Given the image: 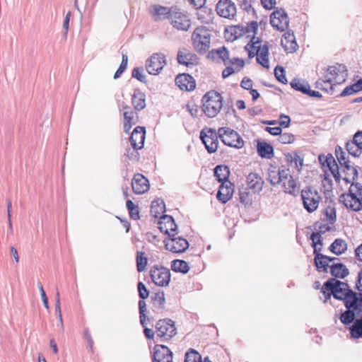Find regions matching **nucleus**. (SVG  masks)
Instances as JSON below:
<instances>
[{
    "label": "nucleus",
    "instance_id": "nucleus-25",
    "mask_svg": "<svg viewBox=\"0 0 362 362\" xmlns=\"http://www.w3.org/2000/svg\"><path fill=\"white\" fill-rule=\"evenodd\" d=\"M246 182L250 189L255 193L262 191L264 181L257 173H250L246 177Z\"/></svg>",
    "mask_w": 362,
    "mask_h": 362
},
{
    "label": "nucleus",
    "instance_id": "nucleus-45",
    "mask_svg": "<svg viewBox=\"0 0 362 362\" xmlns=\"http://www.w3.org/2000/svg\"><path fill=\"white\" fill-rule=\"evenodd\" d=\"M128 64V57L126 54H122V59L121 64L114 75V78L117 79L121 76L122 73L126 70Z\"/></svg>",
    "mask_w": 362,
    "mask_h": 362
},
{
    "label": "nucleus",
    "instance_id": "nucleus-35",
    "mask_svg": "<svg viewBox=\"0 0 362 362\" xmlns=\"http://www.w3.org/2000/svg\"><path fill=\"white\" fill-rule=\"evenodd\" d=\"M234 29L235 30V33H238L236 30H240L238 34L239 36L245 33L248 34V37L250 36V34H252V36H255L258 29V25L256 21H251L250 23H247L245 26L238 25L235 27Z\"/></svg>",
    "mask_w": 362,
    "mask_h": 362
},
{
    "label": "nucleus",
    "instance_id": "nucleus-52",
    "mask_svg": "<svg viewBox=\"0 0 362 362\" xmlns=\"http://www.w3.org/2000/svg\"><path fill=\"white\" fill-rule=\"evenodd\" d=\"M359 92L358 86L356 83H354L344 89V90L340 93L341 97H344L346 95H350L354 93Z\"/></svg>",
    "mask_w": 362,
    "mask_h": 362
},
{
    "label": "nucleus",
    "instance_id": "nucleus-41",
    "mask_svg": "<svg viewBox=\"0 0 362 362\" xmlns=\"http://www.w3.org/2000/svg\"><path fill=\"white\" fill-rule=\"evenodd\" d=\"M160 362H173V352L165 345L160 344Z\"/></svg>",
    "mask_w": 362,
    "mask_h": 362
},
{
    "label": "nucleus",
    "instance_id": "nucleus-20",
    "mask_svg": "<svg viewBox=\"0 0 362 362\" xmlns=\"http://www.w3.org/2000/svg\"><path fill=\"white\" fill-rule=\"evenodd\" d=\"M176 85L182 90H192L195 88L196 84L194 78L189 74H179L175 78Z\"/></svg>",
    "mask_w": 362,
    "mask_h": 362
},
{
    "label": "nucleus",
    "instance_id": "nucleus-15",
    "mask_svg": "<svg viewBox=\"0 0 362 362\" xmlns=\"http://www.w3.org/2000/svg\"><path fill=\"white\" fill-rule=\"evenodd\" d=\"M346 148L349 155L359 157L362 153V131H358L354 135L353 139L346 144Z\"/></svg>",
    "mask_w": 362,
    "mask_h": 362
},
{
    "label": "nucleus",
    "instance_id": "nucleus-44",
    "mask_svg": "<svg viewBox=\"0 0 362 362\" xmlns=\"http://www.w3.org/2000/svg\"><path fill=\"white\" fill-rule=\"evenodd\" d=\"M185 362H202L201 355L194 349L185 354Z\"/></svg>",
    "mask_w": 362,
    "mask_h": 362
},
{
    "label": "nucleus",
    "instance_id": "nucleus-62",
    "mask_svg": "<svg viewBox=\"0 0 362 362\" xmlns=\"http://www.w3.org/2000/svg\"><path fill=\"white\" fill-rule=\"evenodd\" d=\"M265 131L274 136H279V134H281V133L282 132L281 128L280 127H267L265 128Z\"/></svg>",
    "mask_w": 362,
    "mask_h": 362
},
{
    "label": "nucleus",
    "instance_id": "nucleus-1",
    "mask_svg": "<svg viewBox=\"0 0 362 362\" xmlns=\"http://www.w3.org/2000/svg\"><path fill=\"white\" fill-rule=\"evenodd\" d=\"M330 291V293H325V303L330 299L331 296L338 300H341L347 309H352L361 312L362 308V293H356L349 288V285L336 279H330L325 282L322 289Z\"/></svg>",
    "mask_w": 362,
    "mask_h": 362
},
{
    "label": "nucleus",
    "instance_id": "nucleus-11",
    "mask_svg": "<svg viewBox=\"0 0 362 362\" xmlns=\"http://www.w3.org/2000/svg\"><path fill=\"white\" fill-rule=\"evenodd\" d=\"M270 23L277 30L284 31L289 24L286 12L282 8L274 11L270 16Z\"/></svg>",
    "mask_w": 362,
    "mask_h": 362
},
{
    "label": "nucleus",
    "instance_id": "nucleus-42",
    "mask_svg": "<svg viewBox=\"0 0 362 362\" xmlns=\"http://www.w3.org/2000/svg\"><path fill=\"white\" fill-rule=\"evenodd\" d=\"M170 281V272L168 268L160 267V286H168Z\"/></svg>",
    "mask_w": 362,
    "mask_h": 362
},
{
    "label": "nucleus",
    "instance_id": "nucleus-48",
    "mask_svg": "<svg viewBox=\"0 0 362 362\" xmlns=\"http://www.w3.org/2000/svg\"><path fill=\"white\" fill-rule=\"evenodd\" d=\"M144 299H141L139 301V315H140V322L143 327L146 325V304Z\"/></svg>",
    "mask_w": 362,
    "mask_h": 362
},
{
    "label": "nucleus",
    "instance_id": "nucleus-13",
    "mask_svg": "<svg viewBox=\"0 0 362 362\" xmlns=\"http://www.w3.org/2000/svg\"><path fill=\"white\" fill-rule=\"evenodd\" d=\"M216 11L219 16L228 19H233L237 13L236 6L231 0H219Z\"/></svg>",
    "mask_w": 362,
    "mask_h": 362
},
{
    "label": "nucleus",
    "instance_id": "nucleus-19",
    "mask_svg": "<svg viewBox=\"0 0 362 362\" xmlns=\"http://www.w3.org/2000/svg\"><path fill=\"white\" fill-rule=\"evenodd\" d=\"M145 140V129L142 127H136L129 138V141L133 148L141 149L144 146Z\"/></svg>",
    "mask_w": 362,
    "mask_h": 362
},
{
    "label": "nucleus",
    "instance_id": "nucleus-55",
    "mask_svg": "<svg viewBox=\"0 0 362 362\" xmlns=\"http://www.w3.org/2000/svg\"><path fill=\"white\" fill-rule=\"evenodd\" d=\"M240 201L241 203L245 204L251 202V195L247 189L240 191Z\"/></svg>",
    "mask_w": 362,
    "mask_h": 362
},
{
    "label": "nucleus",
    "instance_id": "nucleus-60",
    "mask_svg": "<svg viewBox=\"0 0 362 362\" xmlns=\"http://www.w3.org/2000/svg\"><path fill=\"white\" fill-rule=\"evenodd\" d=\"M316 88L328 92L329 90H332L333 88H329L327 79H320L316 82Z\"/></svg>",
    "mask_w": 362,
    "mask_h": 362
},
{
    "label": "nucleus",
    "instance_id": "nucleus-34",
    "mask_svg": "<svg viewBox=\"0 0 362 362\" xmlns=\"http://www.w3.org/2000/svg\"><path fill=\"white\" fill-rule=\"evenodd\" d=\"M283 188L284 189V192L286 193L290 194H295V191L296 188V182L293 179V176L291 175L290 170H288V175L286 176V179H284L281 182Z\"/></svg>",
    "mask_w": 362,
    "mask_h": 362
},
{
    "label": "nucleus",
    "instance_id": "nucleus-14",
    "mask_svg": "<svg viewBox=\"0 0 362 362\" xmlns=\"http://www.w3.org/2000/svg\"><path fill=\"white\" fill-rule=\"evenodd\" d=\"M177 226L173 216L165 214L160 216V232L168 237H174L177 234Z\"/></svg>",
    "mask_w": 362,
    "mask_h": 362
},
{
    "label": "nucleus",
    "instance_id": "nucleus-23",
    "mask_svg": "<svg viewBox=\"0 0 362 362\" xmlns=\"http://www.w3.org/2000/svg\"><path fill=\"white\" fill-rule=\"evenodd\" d=\"M314 255L315 264L319 272H327L328 268H330L329 262L337 260L336 257H330L317 252H314Z\"/></svg>",
    "mask_w": 362,
    "mask_h": 362
},
{
    "label": "nucleus",
    "instance_id": "nucleus-63",
    "mask_svg": "<svg viewBox=\"0 0 362 362\" xmlns=\"http://www.w3.org/2000/svg\"><path fill=\"white\" fill-rule=\"evenodd\" d=\"M240 86L246 90H251L252 89V81L246 77L243 78L240 83Z\"/></svg>",
    "mask_w": 362,
    "mask_h": 362
},
{
    "label": "nucleus",
    "instance_id": "nucleus-59",
    "mask_svg": "<svg viewBox=\"0 0 362 362\" xmlns=\"http://www.w3.org/2000/svg\"><path fill=\"white\" fill-rule=\"evenodd\" d=\"M327 168L330 170V172L332 174L333 177H334L335 180L337 182L339 181L341 176H340V173L339 171V166L337 164V163L335 162L334 163H333L332 165H329Z\"/></svg>",
    "mask_w": 362,
    "mask_h": 362
},
{
    "label": "nucleus",
    "instance_id": "nucleus-56",
    "mask_svg": "<svg viewBox=\"0 0 362 362\" xmlns=\"http://www.w3.org/2000/svg\"><path fill=\"white\" fill-rule=\"evenodd\" d=\"M319 160L323 166L327 167H329V165H332L336 162L334 157L332 155H329L326 157H324L323 156H320Z\"/></svg>",
    "mask_w": 362,
    "mask_h": 362
},
{
    "label": "nucleus",
    "instance_id": "nucleus-36",
    "mask_svg": "<svg viewBox=\"0 0 362 362\" xmlns=\"http://www.w3.org/2000/svg\"><path fill=\"white\" fill-rule=\"evenodd\" d=\"M257 152L262 158H271L274 156L273 147L266 142L257 144Z\"/></svg>",
    "mask_w": 362,
    "mask_h": 362
},
{
    "label": "nucleus",
    "instance_id": "nucleus-9",
    "mask_svg": "<svg viewBox=\"0 0 362 362\" xmlns=\"http://www.w3.org/2000/svg\"><path fill=\"white\" fill-rule=\"evenodd\" d=\"M219 136L218 130L212 128H204L200 132V139L209 153H215L218 147Z\"/></svg>",
    "mask_w": 362,
    "mask_h": 362
},
{
    "label": "nucleus",
    "instance_id": "nucleus-47",
    "mask_svg": "<svg viewBox=\"0 0 362 362\" xmlns=\"http://www.w3.org/2000/svg\"><path fill=\"white\" fill-rule=\"evenodd\" d=\"M310 239L312 240V246L313 247V253L317 252V245L322 246V241L320 233H313Z\"/></svg>",
    "mask_w": 362,
    "mask_h": 362
},
{
    "label": "nucleus",
    "instance_id": "nucleus-39",
    "mask_svg": "<svg viewBox=\"0 0 362 362\" xmlns=\"http://www.w3.org/2000/svg\"><path fill=\"white\" fill-rule=\"evenodd\" d=\"M291 86L296 90L300 91L303 94H307L308 89L310 88L306 81L298 78H294L291 82Z\"/></svg>",
    "mask_w": 362,
    "mask_h": 362
},
{
    "label": "nucleus",
    "instance_id": "nucleus-28",
    "mask_svg": "<svg viewBox=\"0 0 362 362\" xmlns=\"http://www.w3.org/2000/svg\"><path fill=\"white\" fill-rule=\"evenodd\" d=\"M330 272L334 277L339 279H344L349 274L346 267L340 262H334L330 266Z\"/></svg>",
    "mask_w": 362,
    "mask_h": 362
},
{
    "label": "nucleus",
    "instance_id": "nucleus-43",
    "mask_svg": "<svg viewBox=\"0 0 362 362\" xmlns=\"http://www.w3.org/2000/svg\"><path fill=\"white\" fill-rule=\"evenodd\" d=\"M147 264V258L142 252H137L136 255V268L138 272H141L145 270Z\"/></svg>",
    "mask_w": 362,
    "mask_h": 362
},
{
    "label": "nucleus",
    "instance_id": "nucleus-8",
    "mask_svg": "<svg viewBox=\"0 0 362 362\" xmlns=\"http://www.w3.org/2000/svg\"><path fill=\"white\" fill-rule=\"evenodd\" d=\"M347 69L345 65L337 64L329 66L325 78L327 79L329 88H333L334 85L344 83L347 77Z\"/></svg>",
    "mask_w": 362,
    "mask_h": 362
},
{
    "label": "nucleus",
    "instance_id": "nucleus-50",
    "mask_svg": "<svg viewBox=\"0 0 362 362\" xmlns=\"http://www.w3.org/2000/svg\"><path fill=\"white\" fill-rule=\"evenodd\" d=\"M286 158L288 161L291 163L294 162L297 167L298 165L300 167L303 165V159L301 158L296 153H288L286 155Z\"/></svg>",
    "mask_w": 362,
    "mask_h": 362
},
{
    "label": "nucleus",
    "instance_id": "nucleus-24",
    "mask_svg": "<svg viewBox=\"0 0 362 362\" xmlns=\"http://www.w3.org/2000/svg\"><path fill=\"white\" fill-rule=\"evenodd\" d=\"M264 42L259 37L252 36L250 42L245 47V50L248 52V57L253 58L256 57L260 49L263 47Z\"/></svg>",
    "mask_w": 362,
    "mask_h": 362
},
{
    "label": "nucleus",
    "instance_id": "nucleus-22",
    "mask_svg": "<svg viewBox=\"0 0 362 362\" xmlns=\"http://www.w3.org/2000/svg\"><path fill=\"white\" fill-rule=\"evenodd\" d=\"M288 175V169H269L268 171V180L273 186L281 184L284 179Z\"/></svg>",
    "mask_w": 362,
    "mask_h": 362
},
{
    "label": "nucleus",
    "instance_id": "nucleus-61",
    "mask_svg": "<svg viewBox=\"0 0 362 362\" xmlns=\"http://www.w3.org/2000/svg\"><path fill=\"white\" fill-rule=\"evenodd\" d=\"M229 64L235 66V69L237 71H239L244 66L245 62L243 59L234 58L233 59H231V62Z\"/></svg>",
    "mask_w": 362,
    "mask_h": 362
},
{
    "label": "nucleus",
    "instance_id": "nucleus-5",
    "mask_svg": "<svg viewBox=\"0 0 362 362\" xmlns=\"http://www.w3.org/2000/svg\"><path fill=\"white\" fill-rule=\"evenodd\" d=\"M192 45L194 50L199 54L209 51L211 45V35L204 26L197 28L192 35Z\"/></svg>",
    "mask_w": 362,
    "mask_h": 362
},
{
    "label": "nucleus",
    "instance_id": "nucleus-40",
    "mask_svg": "<svg viewBox=\"0 0 362 362\" xmlns=\"http://www.w3.org/2000/svg\"><path fill=\"white\" fill-rule=\"evenodd\" d=\"M171 267L173 271L176 272H181L182 274H186L189 270L188 264L185 261L180 259L173 260L172 262Z\"/></svg>",
    "mask_w": 362,
    "mask_h": 362
},
{
    "label": "nucleus",
    "instance_id": "nucleus-37",
    "mask_svg": "<svg viewBox=\"0 0 362 362\" xmlns=\"http://www.w3.org/2000/svg\"><path fill=\"white\" fill-rule=\"evenodd\" d=\"M347 249V244L346 242L340 238L336 239L329 246V250L336 255H339L344 253Z\"/></svg>",
    "mask_w": 362,
    "mask_h": 362
},
{
    "label": "nucleus",
    "instance_id": "nucleus-64",
    "mask_svg": "<svg viewBox=\"0 0 362 362\" xmlns=\"http://www.w3.org/2000/svg\"><path fill=\"white\" fill-rule=\"evenodd\" d=\"M290 117L285 115H280L279 125L283 127H288L290 124Z\"/></svg>",
    "mask_w": 362,
    "mask_h": 362
},
{
    "label": "nucleus",
    "instance_id": "nucleus-27",
    "mask_svg": "<svg viewBox=\"0 0 362 362\" xmlns=\"http://www.w3.org/2000/svg\"><path fill=\"white\" fill-rule=\"evenodd\" d=\"M209 56L214 60H221L225 65H229L231 59H229V52L225 47L211 50Z\"/></svg>",
    "mask_w": 362,
    "mask_h": 362
},
{
    "label": "nucleus",
    "instance_id": "nucleus-31",
    "mask_svg": "<svg viewBox=\"0 0 362 362\" xmlns=\"http://www.w3.org/2000/svg\"><path fill=\"white\" fill-rule=\"evenodd\" d=\"M146 69L149 74H158V54H153L146 62Z\"/></svg>",
    "mask_w": 362,
    "mask_h": 362
},
{
    "label": "nucleus",
    "instance_id": "nucleus-53",
    "mask_svg": "<svg viewBox=\"0 0 362 362\" xmlns=\"http://www.w3.org/2000/svg\"><path fill=\"white\" fill-rule=\"evenodd\" d=\"M325 216L329 220L331 224H333L336 221L337 215L336 210L334 207L328 206L325 209Z\"/></svg>",
    "mask_w": 362,
    "mask_h": 362
},
{
    "label": "nucleus",
    "instance_id": "nucleus-29",
    "mask_svg": "<svg viewBox=\"0 0 362 362\" xmlns=\"http://www.w3.org/2000/svg\"><path fill=\"white\" fill-rule=\"evenodd\" d=\"M269 45L267 42H264L263 47L256 56L257 62L266 69L269 68Z\"/></svg>",
    "mask_w": 362,
    "mask_h": 362
},
{
    "label": "nucleus",
    "instance_id": "nucleus-32",
    "mask_svg": "<svg viewBox=\"0 0 362 362\" xmlns=\"http://www.w3.org/2000/svg\"><path fill=\"white\" fill-rule=\"evenodd\" d=\"M361 312L354 310L352 309H347L343 311L339 317V320L345 325H350L354 322L357 316H359Z\"/></svg>",
    "mask_w": 362,
    "mask_h": 362
},
{
    "label": "nucleus",
    "instance_id": "nucleus-2",
    "mask_svg": "<svg viewBox=\"0 0 362 362\" xmlns=\"http://www.w3.org/2000/svg\"><path fill=\"white\" fill-rule=\"evenodd\" d=\"M170 20L173 26L177 30L187 31L191 25L188 16L180 11L177 7H165L160 6V16Z\"/></svg>",
    "mask_w": 362,
    "mask_h": 362
},
{
    "label": "nucleus",
    "instance_id": "nucleus-26",
    "mask_svg": "<svg viewBox=\"0 0 362 362\" xmlns=\"http://www.w3.org/2000/svg\"><path fill=\"white\" fill-rule=\"evenodd\" d=\"M177 58L179 64L187 66L194 65L197 60L196 55L185 49L178 52Z\"/></svg>",
    "mask_w": 362,
    "mask_h": 362
},
{
    "label": "nucleus",
    "instance_id": "nucleus-6",
    "mask_svg": "<svg viewBox=\"0 0 362 362\" xmlns=\"http://www.w3.org/2000/svg\"><path fill=\"white\" fill-rule=\"evenodd\" d=\"M335 155L341 165V168H342V172L345 175L344 180L346 183H351V185L353 183H355L354 181L358 177V175L356 167L349 164V160L346 156V153L340 146L336 147Z\"/></svg>",
    "mask_w": 362,
    "mask_h": 362
},
{
    "label": "nucleus",
    "instance_id": "nucleus-4",
    "mask_svg": "<svg viewBox=\"0 0 362 362\" xmlns=\"http://www.w3.org/2000/svg\"><path fill=\"white\" fill-rule=\"evenodd\" d=\"M222 97L218 92L211 90L206 93L202 99L203 111L209 117H214L221 110Z\"/></svg>",
    "mask_w": 362,
    "mask_h": 362
},
{
    "label": "nucleus",
    "instance_id": "nucleus-7",
    "mask_svg": "<svg viewBox=\"0 0 362 362\" xmlns=\"http://www.w3.org/2000/svg\"><path fill=\"white\" fill-rule=\"evenodd\" d=\"M218 134L221 141L228 146L239 149L244 146V141L240 134L230 127L218 128Z\"/></svg>",
    "mask_w": 362,
    "mask_h": 362
},
{
    "label": "nucleus",
    "instance_id": "nucleus-12",
    "mask_svg": "<svg viewBox=\"0 0 362 362\" xmlns=\"http://www.w3.org/2000/svg\"><path fill=\"white\" fill-rule=\"evenodd\" d=\"M166 250L174 252L180 253L185 252L189 247L188 241L182 237H168L163 240Z\"/></svg>",
    "mask_w": 362,
    "mask_h": 362
},
{
    "label": "nucleus",
    "instance_id": "nucleus-17",
    "mask_svg": "<svg viewBox=\"0 0 362 362\" xmlns=\"http://www.w3.org/2000/svg\"><path fill=\"white\" fill-rule=\"evenodd\" d=\"M132 187L135 194H144L149 189L148 180L143 175L136 173L132 179Z\"/></svg>",
    "mask_w": 362,
    "mask_h": 362
},
{
    "label": "nucleus",
    "instance_id": "nucleus-21",
    "mask_svg": "<svg viewBox=\"0 0 362 362\" xmlns=\"http://www.w3.org/2000/svg\"><path fill=\"white\" fill-rule=\"evenodd\" d=\"M281 46L288 53H293L298 49V44L296 37L292 31H287L284 35L281 41Z\"/></svg>",
    "mask_w": 362,
    "mask_h": 362
},
{
    "label": "nucleus",
    "instance_id": "nucleus-10",
    "mask_svg": "<svg viewBox=\"0 0 362 362\" xmlns=\"http://www.w3.org/2000/svg\"><path fill=\"white\" fill-rule=\"evenodd\" d=\"M301 198L305 209L310 213L317 209L321 199L318 192L311 187L305 188L301 191Z\"/></svg>",
    "mask_w": 362,
    "mask_h": 362
},
{
    "label": "nucleus",
    "instance_id": "nucleus-33",
    "mask_svg": "<svg viewBox=\"0 0 362 362\" xmlns=\"http://www.w3.org/2000/svg\"><path fill=\"white\" fill-rule=\"evenodd\" d=\"M136 112L132 110H126L123 112L124 117V131L128 133L132 129V126L136 123L135 118Z\"/></svg>",
    "mask_w": 362,
    "mask_h": 362
},
{
    "label": "nucleus",
    "instance_id": "nucleus-38",
    "mask_svg": "<svg viewBox=\"0 0 362 362\" xmlns=\"http://www.w3.org/2000/svg\"><path fill=\"white\" fill-rule=\"evenodd\" d=\"M230 171L226 165H217L214 169V175L219 182L228 180Z\"/></svg>",
    "mask_w": 362,
    "mask_h": 362
},
{
    "label": "nucleus",
    "instance_id": "nucleus-54",
    "mask_svg": "<svg viewBox=\"0 0 362 362\" xmlns=\"http://www.w3.org/2000/svg\"><path fill=\"white\" fill-rule=\"evenodd\" d=\"M158 201L155 199L151 203V214L154 217V223L158 224Z\"/></svg>",
    "mask_w": 362,
    "mask_h": 362
},
{
    "label": "nucleus",
    "instance_id": "nucleus-18",
    "mask_svg": "<svg viewBox=\"0 0 362 362\" xmlns=\"http://www.w3.org/2000/svg\"><path fill=\"white\" fill-rule=\"evenodd\" d=\"M233 191V185L229 180H226L221 182L216 197L221 203L226 204L231 199Z\"/></svg>",
    "mask_w": 362,
    "mask_h": 362
},
{
    "label": "nucleus",
    "instance_id": "nucleus-51",
    "mask_svg": "<svg viewBox=\"0 0 362 362\" xmlns=\"http://www.w3.org/2000/svg\"><path fill=\"white\" fill-rule=\"evenodd\" d=\"M278 140L284 144H291L295 141V136L291 133H281Z\"/></svg>",
    "mask_w": 362,
    "mask_h": 362
},
{
    "label": "nucleus",
    "instance_id": "nucleus-46",
    "mask_svg": "<svg viewBox=\"0 0 362 362\" xmlns=\"http://www.w3.org/2000/svg\"><path fill=\"white\" fill-rule=\"evenodd\" d=\"M274 75L276 79L282 83L286 84L287 83V79L285 74V70L282 66H277L274 69Z\"/></svg>",
    "mask_w": 362,
    "mask_h": 362
},
{
    "label": "nucleus",
    "instance_id": "nucleus-58",
    "mask_svg": "<svg viewBox=\"0 0 362 362\" xmlns=\"http://www.w3.org/2000/svg\"><path fill=\"white\" fill-rule=\"evenodd\" d=\"M138 291L139 296L141 299L147 298L149 295L148 291L142 282H139L138 284Z\"/></svg>",
    "mask_w": 362,
    "mask_h": 362
},
{
    "label": "nucleus",
    "instance_id": "nucleus-57",
    "mask_svg": "<svg viewBox=\"0 0 362 362\" xmlns=\"http://www.w3.org/2000/svg\"><path fill=\"white\" fill-rule=\"evenodd\" d=\"M37 286H38V288H39L40 292L41 298H42L43 305H44V306L45 307V308L47 310H49V307L48 298H47V297L46 296V293H45V290L43 288V286H42V284L40 282H38L37 283Z\"/></svg>",
    "mask_w": 362,
    "mask_h": 362
},
{
    "label": "nucleus",
    "instance_id": "nucleus-3",
    "mask_svg": "<svg viewBox=\"0 0 362 362\" xmlns=\"http://www.w3.org/2000/svg\"><path fill=\"white\" fill-rule=\"evenodd\" d=\"M341 201L347 209L358 211L362 209V185L353 183L347 194L341 197Z\"/></svg>",
    "mask_w": 362,
    "mask_h": 362
},
{
    "label": "nucleus",
    "instance_id": "nucleus-16",
    "mask_svg": "<svg viewBox=\"0 0 362 362\" xmlns=\"http://www.w3.org/2000/svg\"><path fill=\"white\" fill-rule=\"evenodd\" d=\"M177 334L174 321L170 319L160 320V338L169 339Z\"/></svg>",
    "mask_w": 362,
    "mask_h": 362
},
{
    "label": "nucleus",
    "instance_id": "nucleus-49",
    "mask_svg": "<svg viewBox=\"0 0 362 362\" xmlns=\"http://www.w3.org/2000/svg\"><path fill=\"white\" fill-rule=\"evenodd\" d=\"M144 69L142 67H136L132 70V76L142 83H146V76L143 74Z\"/></svg>",
    "mask_w": 362,
    "mask_h": 362
},
{
    "label": "nucleus",
    "instance_id": "nucleus-30",
    "mask_svg": "<svg viewBox=\"0 0 362 362\" xmlns=\"http://www.w3.org/2000/svg\"><path fill=\"white\" fill-rule=\"evenodd\" d=\"M132 105L136 111H140L146 107V96L142 92L135 90L132 98Z\"/></svg>",
    "mask_w": 362,
    "mask_h": 362
}]
</instances>
